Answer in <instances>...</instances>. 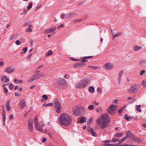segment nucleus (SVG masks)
I'll use <instances>...</instances> for the list:
<instances>
[{
    "mask_svg": "<svg viewBox=\"0 0 146 146\" xmlns=\"http://www.w3.org/2000/svg\"><path fill=\"white\" fill-rule=\"evenodd\" d=\"M139 89V88L137 87L135 84L134 86H130L129 88L128 89V91L129 93L132 92L133 93L136 92Z\"/></svg>",
    "mask_w": 146,
    "mask_h": 146,
    "instance_id": "obj_6",
    "label": "nucleus"
},
{
    "mask_svg": "<svg viewBox=\"0 0 146 146\" xmlns=\"http://www.w3.org/2000/svg\"><path fill=\"white\" fill-rule=\"evenodd\" d=\"M54 106L56 108V111L58 113H60L61 111V106L60 103L57 100H55L53 102Z\"/></svg>",
    "mask_w": 146,
    "mask_h": 146,
    "instance_id": "obj_3",
    "label": "nucleus"
},
{
    "mask_svg": "<svg viewBox=\"0 0 146 146\" xmlns=\"http://www.w3.org/2000/svg\"><path fill=\"white\" fill-rule=\"evenodd\" d=\"M59 80L62 81L63 83H64L65 81V80L64 78H59Z\"/></svg>",
    "mask_w": 146,
    "mask_h": 146,
    "instance_id": "obj_60",
    "label": "nucleus"
},
{
    "mask_svg": "<svg viewBox=\"0 0 146 146\" xmlns=\"http://www.w3.org/2000/svg\"><path fill=\"white\" fill-rule=\"evenodd\" d=\"M3 90H4V92L5 93V95H6L7 94V92H8V90H7V88L6 87H4V88Z\"/></svg>",
    "mask_w": 146,
    "mask_h": 146,
    "instance_id": "obj_43",
    "label": "nucleus"
},
{
    "mask_svg": "<svg viewBox=\"0 0 146 146\" xmlns=\"http://www.w3.org/2000/svg\"><path fill=\"white\" fill-rule=\"evenodd\" d=\"M140 64L143 65L146 64V59L141 60L139 62Z\"/></svg>",
    "mask_w": 146,
    "mask_h": 146,
    "instance_id": "obj_29",
    "label": "nucleus"
},
{
    "mask_svg": "<svg viewBox=\"0 0 146 146\" xmlns=\"http://www.w3.org/2000/svg\"><path fill=\"white\" fill-rule=\"evenodd\" d=\"M33 119H30L28 121V126L29 130L31 131H32L33 130Z\"/></svg>",
    "mask_w": 146,
    "mask_h": 146,
    "instance_id": "obj_9",
    "label": "nucleus"
},
{
    "mask_svg": "<svg viewBox=\"0 0 146 146\" xmlns=\"http://www.w3.org/2000/svg\"><path fill=\"white\" fill-rule=\"evenodd\" d=\"M17 36L16 35H12L10 38V40H13L15 39L17 37Z\"/></svg>",
    "mask_w": 146,
    "mask_h": 146,
    "instance_id": "obj_39",
    "label": "nucleus"
},
{
    "mask_svg": "<svg viewBox=\"0 0 146 146\" xmlns=\"http://www.w3.org/2000/svg\"><path fill=\"white\" fill-rule=\"evenodd\" d=\"M141 48V47L137 46H136L134 47L133 49L135 51H137L139 50Z\"/></svg>",
    "mask_w": 146,
    "mask_h": 146,
    "instance_id": "obj_21",
    "label": "nucleus"
},
{
    "mask_svg": "<svg viewBox=\"0 0 146 146\" xmlns=\"http://www.w3.org/2000/svg\"><path fill=\"white\" fill-rule=\"evenodd\" d=\"M119 140H119L118 139H115V138H113L112 139V141L113 142H115L118 141L119 142Z\"/></svg>",
    "mask_w": 146,
    "mask_h": 146,
    "instance_id": "obj_44",
    "label": "nucleus"
},
{
    "mask_svg": "<svg viewBox=\"0 0 146 146\" xmlns=\"http://www.w3.org/2000/svg\"><path fill=\"white\" fill-rule=\"evenodd\" d=\"M123 70L121 71L119 73V76H122V75L123 73Z\"/></svg>",
    "mask_w": 146,
    "mask_h": 146,
    "instance_id": "obj_56",
    "label": "nucleus"
},
{
    "mask_svg": "<svg viewBox=\"0 0 146 146\" xmlns=\"http://www.w3.org/2000/svg\"><path fill=\"white\" fill-rule=\"evenodd\" d=\"M88 67L89 68H91L94 70L97 69L99 68V67H98L92 66H88Z\"/></svg>",
    "mask_w": 146,
    "mask_h": 146,
    "instance_id": "obj_34",
    "label": "nucleus"
},
{
    "mask_svg": "<svg viewBox=\"0 0 146 146\" xmlns=\"http://www.w3.org/2000/svg\"><path fill=\"white\" fill-rule=\"evenodd\" d=\"M110 146H120V144L118 145L117 144H111Z\"/></svg>",
    "mask_w": 146,
    "mask_h": 146,
    "instance_id": "obj_58",
    "label": "nucleus"
},
{
    "mask_svg": "<svg viewBox=\"0 0 146 146\" xmlns=\"http://www.w3.org/2000/svg\"><path fill=\"white\" fill-rule=\"evenodd\" d=\"M53 105V104L52 103H48V104H46L45 105V106L46 107L49 106H52Z\"/></svg>",
    "mask_w": 146,
    "mask_h": 146,
    "instance_id": "obj_49",
    "label": "nucleus"
},
{
    "mask_svg": "<svg viewBox=\"0 0 146 146\" xmlns=\"http://www.w3.org/2000/svg\"><path fill=\"white\" fill-rule=\"evenodd\" d=\"M6 119V114L5 113L3 114V121L4 122L3 125H4L5 124V121Z\"/></svg>",
    "mask_w": 146,
    "mask_h": 146,
    "instance_id": "obj_36",
    "label": "nucleus"
},
{
    "mask_svg": "<svg viewBox=\"0 0 146 146\" xmlns=\"http://www.w3.org/2000/svg\"><path fill=\"white\" fill-rule=\"evenodd\" d=\"M33 4L32 3H29V5L27 7V9L28 10L30 9L32 7Z\"/></svg>",
    "mask_w": 146,
    "mask_h": 146,
    "instance_id": "obj_37",
    "label": "nucleus"
},
{
    "mask_svg": "<svg viewBox=\"0 0 146 146\" xmlns=\"http://www.w3.org/2000/svg\"><path fill=\"white\" fill-rule=\"evenodd\" d=\"M89 91L91 92H93L94 91V88L93 86H91L89 88Z\"/></svg>",
    "mask_w": 146,
    "mask_h": 146,
    "instance_id": "obj_25",
    "label": "nucleus"
},
{
    "mask_svg": "<svg viewBox=\"0 0 146 146\" xmlns=\"http://www.w3.org/2000/svg\"><path fill=\"white\" fill-rule=\"evenodd\" d=\"M46 141V139L44 137L42 138V142L44 143Z\"/></svg>",
    "mask_w": 146,
    "mask_h": 146,
    "instance_id": "obj_62",
    "label": "nucleus"
},
{
    "mask_svg": "<svg viewBox=\"0 0 146 146\" xmlns=\"http://www.w3.org/2000/svg\"><path fill=\"white\" fill-rule=\"evenodd\" d=\"M111 144L109 143V144H106V143H104L103 145L104 146H110Z\"/></svg>",
    "mask_w": 146,
    "mask_h": 146,
    "instance_id": "obj_63",
    "label": "nucleus"
},
{
    "mask_svg": "<svg viewBox=\"0 0 146 146\" xmlns=\"http://www.w3.org/2000/svg\"><path fill=\"white\" fill-rule=\"evenodd\" d=\"M85 65L84 64H82V63L78 62L74 64V66L75 67H81Z\"/></svg>",
    "mask_w": 146,
    "mask_h": 146,
    "instance_id": "obj_16",
    "label": "nucleus"
},
{
    "mask_svg": "<svg viewBox=\"0 0 146 146\" xmlns=\"http://www.w3.org/2000/svg\"><path fill=\"white\" fill-rule=\"evenodd\" d=\"M42 97L45 100H46L48 98V96L46 95H44L42 96Z\"/></svg>",
    "mask_w": 146,
    "mask_h": 146,
    "instance_id": "obj_48",
    "label": "nucleus"
},
{
    "mask_svg": "<svg viewBox=\"0 0 146 146\" xmlns=\"http://www.w3.org/2000/svg\"><path fill=\"white\" fill-rule=\"evenodd\" d=\"M81 61L82 63L88 61V60L86 59H84L82 60Z\"/></svg>",
    "mask_w": 146,
    "mask_h": 146,
    "instance_id": "obj_61",
    "label": "nucleus"
},
{
    "mask_svg": "<svg viewBox=\"0 0 146 146\" xmlns=\"http://www.w3.org/2000/svg\"><path fill=\"white\" fill-rule=\"evenodd\" d=\"M14 85L12 84H10L9 85V87L11 90H12L13 88Z\"/></svg>",
    "mask_w": 146,
    "mask_h": 146,
    "instance_id": "obj_50",
    "label": "nucleus"
},
{
    "mask_svg": "<svg viewBox=\"0 0 146 146\" xmlns=\"http://www.w3.org/2000/svg\"><path fill=\"white\" fill-rule=\"evenodd\" d=\"M127 137H129L130 139H133L134 138V135L133 133L129 131H128L126 133Z\"/></svg>",
    "mask_w": 146,
    "mask_h": 146,
    "instance_id": "obj_13",
    "label": "nucleus"
},
{
    "mask_svg": "<svg viewBox=\"0 0 146 146\" xmlns=\"http://www.w3.org/2000/svg\"><path fill=\"white\" fill-rule=\"evenodd\" d=\"M142 84L143 86H145L146 85V81H145L144 80H143L142 82Z\"/></svg>",
    "mask_w": 146,
    "mask_h": 146,
    "instance_id": "obj_55",
    "label": "nucleus"
},
{
    "mask_svg": "<svg viewBox=\"0 0 146 146\" xmlns=\"http://www.w3.org/2000/svg\"><path fill=\"white\" fill-rule=\"evenodd\" d=\"M73 113L76 116H78L80 115L79 112L76 111H74L73 112Z\"/></svg>",
    "mask_w": 146,
    "mask_h": 146,
    "instance_id": "obj_38",
    "label": "nucleus"
},
{
    "mask_svg": "<svg viewBox=\"0 0 146 146\" xmlns=\"http://www.w3.org/2000/svg\"><path fill=\"white\" fill-rule=\"evenodd\" d=\"M92 103L96 106L98 105L99 104V102H97L95 101L92 102Z\"/></svg>",
    "mask_w": 146,
    "mask_h": 146,
    "instance_id": "obj_42",
    "label": "nucleus"
},
{
    "mask_svg": "<svg viewBox=\"0 0 146 146\" xmlns=\"http://www.w3.org/2000/svg\"><path fill=\"white\" fill-rule=\"evenodd\" d=\"M133 139L134 140V141L135 142H139L141 141V140L139 138L137 137H134Z\"/></svg>",
    "mask_w": 146,
    "mask_h": 146,
    "instance_id": "obj_24",
    "label": "nucleus"
},
{
    "mask_svg": "<svg viewBox=\"0 0 146 146\" xmlns=\"http://www.w3.org/2000/svg\"><path fill=\"white\" fill-rule=\"evenodd\" d=\"M74 14V13H69L66 15V17L67 18L73 17L76 16V15Z\"/></svg>",
    "mask_w": 146,
    "mask_h": 146,
    "instance_id": "obj_17",
    "label": "nucleus"
},
{
    "mask_svg": "<svg viewBox=\"0 0 146 146\" xmlns=\"http://www.w3.org/2000/svg\"><path fill=\"white\" fill-rule=\"evenodd\" d=\"M123 133H117L115 135V137H117L118 138L119 137H121L123 136Z\"/></svg>",
    "mask_w": 146,
    "mask_h": 146,
    "instance_id": "obj_30",
    "label": "nucleus"
},
{
    "mask_svg": "<svg viewBox=\"0 0 146 146\" xmlns=\"http://www.w3.org/2000/svg\"><path fill=\"white\" fill-rule=\"evenodd\" d=\"M60 123L65 126L69 125L71 123L72 119L71 117L67 113H62L58 118Z\"/></svg>",
    "mask_w": 146,
    "mask_h": 146,
    "instance_id": "obj_1",
    "label": "nucleus"
},
{
    "mask_svg": "<svg viewBox=\"0 0 146 146\" xmlns=\"http://www.w3.org/2000/svg\"><path fill=\"white\" fill-rule=\"evenodd\" d=\"M39 71L38 70H36L34 72V73L35 74H37L39 72Z\"/></svg>",
    "mask_w": 146,
    "mask_h": 146,
    "instance_id": "obj_64",
    "label": "nucleus"
},
{
    "mask_svg": "<svg viewBox=\"0 0 146 146\" xmlns=\"http://www.w3.org/2000/svg\"><path fill=\"white\" fill-rule=\"evenodd\" d=\"M34 123L36 127H37L38 126V121L37 116H36L34 120Z\"/></svg>",
    "mask_w": 146,
    "mask_h": 146,
    "instance_id": "obj_26",
    "label": "nucleus"
},
{
    "mask_svg": "<svg viewBox=\"0 0 146 146\" xmlns=\"http://www.w3.org/2000/svg\"><path fill=\"white\" fill-rule=\"evenodd\" d=\"M94 108V106L93 105H90L88 107V108L90 110H92Z\"/></svg>",
    "mask_w": 146,
    "mask_h": 146,
    "instance_id": "obj_41",
    "label": "nucleus"
},
{
    "mask_svg": "<svg viewBox=\"0 0 146 146\" xmlns=\"http://www.w3.org/2000/svg\"><path fill=\"white\" fill-rule=\"evenodd\" d=\"M53 53V52L52 50H50L48 51V52L46 54V55L47 56H48L51 55Z\"/></svg>",
    "mask_w": 146,
    "mask_h": 146,
    "instance_id": "obj_40",
    "label": "nucleus"
},
{
    "mask_svg": "<svg viewBox=\"0 0 146 146\" xmlns=\"http://www.w3.org/2000/svg\"><path fill=\"white\" fill-rule=\"evenodd\" d=\"M90 131L92 133V135L93 136L96 137L97 136L96 133L94 131V130L93 128L91 129Z\"/></svg>",
    "mask_w": 146,
    "mask_h": 146,
    "instance_id": "obj_23",
    "label": "nucleus"
},
{
    "mask_svg": "<svg viewBox=\"0 0 146 146\" xmlns=\"http://www.w3.org/2000/svg\"><path fill=\"white\" fill-rule=\"evenodd\" d=\"M93 118L92 117H90L88 121V125L89 123L90 124V123H92L93 122Z\"/></svg>",
    "mask_w": 146,
    "mask_h": 146,
    "instance_id": "obj_35",
    "label": "nucleus"
},
{
    "mask_svg": "<svg viewBox=\"0 0 146 146\" xmlns=\"http://www.w3.org/2000/svg\"><path fill=\"white\" fill-rule=\"evenodd\" d=\"M86 119V118L84 116H83L81 118L80 120L79 123H80L85 122V120Z\"/></svg>",
    "mask_w": 146,
    "mask_h": 146,
    "instance_id": "obj_19",
    "label": "nucleus"
},
{
    "mask_svg": "<svg viewBox=\"0 0 146 146\" xmlns=\"http://www.w3.org/2000/svg\"><path fill=\"white\" fill-rule=\"evenodd\" d=\"M121 35V33H117L115 35H113V39H114L115 37H117L119 36L120 35Z\"/></svg>",
    "mask_w": 146,
    "mask_h": 146,
    "instance_id": "obj_28",
    "label": "nucleus"
},
{
    "mask_svg": "<svg viewBox=\"0 0 146 146\" xmlns=\"http://www.w3.org/2000/svg\"><path fill=\"white\" fill-rule=\"evenodd\" d=\"M97 90L99 93H101L102 92L101 90L100 89V88L99 87H98V88L97 89Z\"/></svg>",
    "mask_w": 146,
    "mask_h": 146,
    "instance_id": "obj_59",
    "label": "nucleus"
},
{
    "mask_svg": "<svg viewBox=\"0 0 146 146\" xmlns=\"http://www.w3.org/2000/svg\"><path fill=\"white\" fill-rule=\"evenodd\" d=\"M27 47H25V48L23 49V50L24 51V52H23L24 54H25L26 53V52L27 51Z\"/></svg>",
    "mask_w": 146,
    "mask_h": 146,
    "instance_id": "obj_46",
    "label": "nucleus"
},
{
    "mask_svg": "<svg viewBox=\"0 0 146 146\" xmlns=\"http://www.w3.org/2000/svg\"><path fill=\"white\" fill-rule=\"evenodd\" d=\"M15 43L17 45H19L21 44V43L19 40H16Z\"/></svg>",
    "mask_w": 146,
    "mask_h": 146,
    "instance_id": "obj_52",
    "label": "nucleus"
},
{
    "mask_svg": "<svg viewBox=\"0 0 146 146\" xmlns=\"http://www.w3.org/2000/svg\"><path fill=\"white\" fill-rule=\"evenodd\" d=\"M26 32H28L29 31L30 32H31L32 31V29L31 28H28L26 30Z\"/></svg>",
    "mask_w": 146,
    "mask_h": 146,
    "instance_id": "obj_54",
    "label": "nucleus"
},
{
    "mask_svg": "<svg viewBox=\"0 0 146 146\" xmlns=\"http://www.w3.org/2000/svg\"><path fill=\"white\" fill-rule=\"evenodd\" d=\"M35 79V76H33L28 80V82L29 83H30L33 81Z\"/></svg>",
    "mask_w": 146,
    "mask_h": 146,
    "instance_id": "obj_22",
    "label": "nucleus"
},
{
    "mask_svg": "<svg viewBox=\"0 0 146 146\" xmlns=\"http://www.w3.org/2000/svg\"><path fill=\"white\" fill-rule=\"evenodd\" d=\"M7 77L5 76H3L1 78V80L4 82H7V81H9V79L8 78H7Z\"/></svg>",
    "mask_w": 146,
    "mask_h": 146,
    "instance_id": "obj_18",
    "label": "nucleus"
},
{
    "mask_svg": "<svg viewBox=\"0 0 146 146\" xmlns=\"http://www.w3.org/2000/svg\"><path fill=\"white\" fill-rule=\"evenodd\" d=\"M93 57L92 56H84L83 57V58L84 59H88L90 58H92Z\"/></svg>",
    "mask_w": 146,
    "mask_h": 146,
    "instance_id": "obj_53",
    "label": "nucleus"
},
{
    "mask_svg": "<svg viewBox=\"0 0 146 146\" xmlns=\"http://www.w3.org/2000/svg\"><path fill=\"white\" fill-rule=\"evenodd\" d=\"M124 118L127 121H129L130 120V119L131 118V117L129 116H128L125 117H124Z\"/></svg>",
    "mask_w": 146,
    "mask_h": 146,
    "instance_id": "obj_51",
    "label": "nucleus"
},
{
    "mask_svg": "<svg viewBox=\"0 0 146 146\" xmlns=\"http://www.w3.org/2000/svg\"><path fill=\"white\" fill-rule=\"evenodd\" d=\"M124 108H122L120 109L118 111V112L119 114H120L122 113V112L124 110Z\"/></svg>",
    "mask_w": 146,
    "mask_h": 146,
    "instance_id": "obj_31",
    "label": "nucleus"
},
{
    "mask_svg": "<svg viewBox=\"0 0 146 146\" xmlns=\"http://www.w3.org/2000/svg\"><path fill=\"white\" fill-rule=\"evenodd\" d=\"M117 108V106L113 104L111 105L107 109V111L109 113L113 114V112L116 110Z\"/></svg>",
    "mask_w": 146,
    "mask_h": 146,
    "instance_id": "obj_5",
    "label": "nucleus"
},
{
    "mask_svg": "<svg viewBox=\"0 0 146 146\" xmlns=\"http://www.w3.org/2000/svg\"><path fill=\"white\" fill-rule=\"evenodd\" d=\"M145 70H142L141 71L140 73V74L141 75H142L145 72Z\"/></svg>",
    "mask_w": 146,
    "mask_h": 146,
    "instance_id": "obj_57",
    "label": "nucleus"
},
{
    "mask_svg": "<svg viewBox=\"0 0 146 146\" xmlns=\"http://www.w3.org/2000/svg\"><path fill=\"white\" fill-rule=\"evenodd\" d=\"M19 104L20 108L21 109H22L23 108H24L26 105V104L24 100L23 99L21 100L19 102Z\"/></svg>",
    "mask_w": 146,
    "mask_h": 146,
    "instance_id": "obj_14",
    "label": "nucleus"
},
{
    "mask_svg": "<svg viewBox=\"0 0 146 146\" xmlns=\"http://www.w3.org/2000/svg\"><path fill=\"white\" fill-rule=\"evenodd\" d=\"M141 107V105H138L136 106L137 110L139 112H141V109L140 108Z\"/></svg>",
    "mask_w": 146,
    "mask_h": 146,
    "instance_id": "obj_27",
    "label": "nucleus"
},
{
    "mask_svg": "<svg viewBox=\"0 0 146 146\" xmlns=\"http://www.w3.org/2000/svg\"><path fill=\"white\" fill-rule=\"evenodd\" d=\"M120 146H139L138 145H129L128 144H124L123 145H120Z\"/></svg>",
    "mask_w": 146,
    "mask_h": 146,
    "instance_id": "obj_33",
    "label": "nucleus"
},
{
    "mask_svg": "<svg viewBox=\"0 0 146 146\" xmlns=\"http://www.w3.org/2000/svg\"><path fill=\"white\" fill-rule=\"evenodd\" d=\"M44 75H41V74H39L38 75L34 76L35 78V79H37L40 78V77H42L44 76Z\"/></svg>",
    "mask_w": 146,
    "mask_h": 146,
    "instance_id": "obj_32",
    "label": "nucleus"
},
{
    "mask_svg": "<svg viewBox=\"0 0 146 146\" xmlns=\"http://www.w3.org/2000/svg\"><path fill=\"white\" fill-rule=\"evenodd\" d=\"M60 17L62 18V19L67 18V17H66V15L63 14H62L61 15Z\"/></svg>",
    "mask_w": 146,
    "mask_h": 146,
    "instance_id": "obj_47",
    "label": "nucleus"
},
{
    "mask_svg": "<svg viewBox=\"0 0 146 146\" xmlns=\"http://www.w3.org/2000/svg\"><path fill=\"white\" fill-rule=\"evenodd\" d=\"M89 80L88 79H83L82 80L78 82L76 85V88H82L86 87Z\"/></svg>",
    "mask_w": 146,
    "mask_h": 146,
    "instance_id": "obj_2",
    "label": "nucleus"
},
{
    "mask_svg": "<svg viewBox=\"0 0 146 146\" xmlns=\"http://www.w3.org/2000/svg\"><path fill=\"white\" fill-rule=\"evenodd\" d=\"M14 70V69L11 66H8L5 69V72L8 73H10L13 72Z\"/></svg>",
    "mask_w": 146,
    "mask_h": 146,
    "instance_id": "obj_11",
    "label": "nucleus"
},
{
    "mask_svg": "<svg viewBox=\"0 0 146 146\" xmlns=\"http://www.w3.org/2000/svg\"><path fill=\"white\" fill-rule=\"evenodd\" d=\"M127 138L126 136L123 137L122 139L119 140V144H121L122 143L127 139Z\"/></svg>",
    "mask_w": 146,
    "mask_h": 146,
    "instance_id": "obj_20",
    "label": "nucleus"
},
{
    "mask_svg": "<svg viewBox=\"0 0 146 146\" xmlns=\"http://www.w3.org/2000/svg\"><path fill=\"white\" fill-rule=\"evenodd\" d=\"M113 67V64L110 63H107L104 66V68L107 70L111 69Z\"/></svg>",
    "mask_w": 146,
    "mask_h": 146,
    "instance_id": "obj_10",
    "label": "nucleus"
},
{
    "mask_svg": "<svg viewBox=\"0 0 146 146\" xmlns=\"http://www.w3.org/2000/svg\"><path fill=\"white\" fill-rule=\"evenodd\" d=\"M40 123V124L38 125L37 127H36L37 129L43 132H46L47 130L46 129H45L44 130L43 129V127L44 126V125L43 124L42 121H41Z\"/></svg>",
    "mask_w": 146,
    "mask_h": 146,
    "instance_id": "obj_7",
    "label": "nucleus"
},
{
    "mask_svg": "<svg viewBox=\"0 0 146 146\" xmlns=\"http://www.w3.org/2000/svg\"><path fill=\"white\" fill-rule=\"evenodd\" d=\"M32 54L31 53H30L28 56L26 58L27 59H29V60H30V58Z\"/></svg>",
    "mask_w": 146,
    "mask_h": 146,
    "instance_id": "obj_45",
    "label": "nucleus"
},
{
    "mask_svg": "<svg viewBox=\"0 0 146 146\" xmlns=\"http://www.w3.org/2000/svg\"><path fill=\"white\" fill-rule=\"evenodd\" d=\"M97 121L98 123V125L100 126L101 128L103 129L106 127L108 126L107 121H103L101 120H98L97 119Z\"/></svg>",
    "mask_w": 146,
    "mask_h": 146,
    "instance_id": "obj_4",
    "label": "nucleus"
},
{
    "mask_svg": "<svg viewBox=\"0 0 146 146\" xmlns=\"http://www.w3.org/2000/svg\"><path fill=\"white\" fill-rule=\"evenodd\" d=\"M9 103L10 101L9 100L7 101L6 103V108L7 110L8 111H10L11 108V106L10 105Z\"/></svg>",
    "mask_w": 146,
    "mask_h": 146,
    "instance_id": "obj_15",
    "label": "nucleus"
},
{
    "mask_svg": "<svg viewBox=\"0 0 146 146\" xmlns=\"http://www.w3.org/2000/svg\"><path fill=\"white\" fill-rule=\"evenodd\" d=\"M56 29V27H53L50 28L46 29L45 30V32L47 34L51 33L54 31Z\"/></svg>",
    "mask_w": 146,
    "mask_h": 146,
    "instance_id": "obj_12",
    "label": "nucleus"
},
{
    "mask_svg": "<svg viewBox=\"0 0 146 146\" xmlns=\"http://www.w3.org/2000/svg\"><path fill=\"white\" fill-rule=\"evenodd\" d=\"M109 117V115L106 113H104L100 115V117L98 118V120L107 121Z\"/></svg>",
    "mask_w": 146,
    "mask_h": 146,
    "instance_id": "obj_8",
    "label": "nucleus"
}]
</instances>
